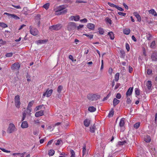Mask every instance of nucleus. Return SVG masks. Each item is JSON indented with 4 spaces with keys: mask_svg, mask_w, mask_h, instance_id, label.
<instances>
[{
    "mask_svg": "<svg viewBox=\"0 0 157 157\" xmlns=\"http://www.w3.org/2000/svg\"><path fill=\"white\" fill-rule=\"evenodd\" d=\"M15 103L16 106L17 108H19L20 104V101H16L15 102Z\"/></svg>",
    "mask_w": 157,
    "mask_h": 157,
    "instance_id": "nucleus-47",
    "label": "nucleus"
},
{
    "mask_svg": "<svg viewBox=\"0 0 157 157\" xmlns=\"http://www.w3.org/2000/svg\"><path fill=\"white\" fill-rule=\"evenodd\" d=\"M62 27V25L61 24H58L50 26L49 27V29H50L51 31L54 30L57 31L61 29Z\"/></svg>",
    "mask_w": 157,
    "mask_h": 157,
    "instance_id": "nucleus-3",
    "label": "nucleus"
},
{
    "mask_svg": "<svg viewBox=\"0 0 157 157\" xmlns=\"http://www.w3.org/2000/svg\"><path fill=\"white\" fill-rule=\"evenodd\" d=\"M140 122H138L135 123L134 125V127L136 128L137 129L140 126Z\"/></svg>",
    "mask_w": 157,
    "mask_h": 157,
    "instance_id": "nucleus-35",
    "label": "nucleus"
},
{
    "mask_svg": "<svg viewBox=\"0 0 157 157\" xmlns=\"http://www.w3.org/2000/svg\"><path fill=\"white\" fill-rule=\"evenodd\" d=\"M130 32V30L129 29H124L123 30V33L124 34L128 35Z\"/></svg>",
    "mask_w": 157,
    "mask_h": 157,
    "instance_id": "nucleus-25",
    "label": "nucleus"
},
{
    "mask_svg": "<svg viewBox=\"0 0 157 157\" xmlns=\"http://www.w3.org/2000/svg\"><path fill=\"white\" fill-rule=\"evenodd\" d=\"M152 71L151 69H148L147 70V74L148 75H150L152 73Z\"/></svg>",
    "mask_w": 157,
    "mask_h": 157,
    "instance_id": "nucleus-56",
    "label": "nucleus"
},
{
    "mask_svg": "<svg viewBox=\"0 0 157 157\" xmlns=\"http://www.w3.org/2000/svg\"><path fill=\"white\" fill-rule=\"evenodd\" d=\"M133 71V69L132 67L130 66H129V71L130 73H131Z\"/></svg>",
    "mask_w": 157,
    "mask_h": 157,
    "instance_id": "nucleus-64",
    "label": "nucleus"
},
{
    "mask_svg": "<svg viewBox=\"0 0 157 157\" xmlns=\"http://www.w3.org/2000/svg\"><path fill=\"white\" fill-rule=\"evenodd\" d=\"M34 103V101H30L28 105V108H31L33 105V103Z\"/></svg>",
    "mask_w": 157,
    "mask_h": 157,
    "instance_id": "nucleus-41",
    "label": "nucleus"
},
{
    "mask_svg": "<svg viewBox=\"0 0 157 157\" xmlns=\"http://www.w3.org/2000/svg\"><path fill=\"white\" fill-rule=\"evenodd\" d=\"M119 73H117L115 76V80L117 82L118 80L119 79Z\"/></svg>",
    "mask_w": 157,
    "mask_h": 157,
    "instance_id": "nucleus-34",
    "label": "nucleus"
},
{
    "mask_svg": "<svg viewBox=\"0 0 157 157\" xmlns=\"http://www.w3.org/2000/svg\"><path fill=\"white\" fill-rule=\"evenodd\" d=\"M20 65L18 63H15L12 64L11 67V69L13 70H18L20 68Z\"/></svg>",
    "mask_w": 157,
    "mask_h": 157,
    "instance_id": "nucleus-8",
    "label": "nucleus"
},
{
    "mask_svg": "<svg viewBox=\"0 0 157 157\" xmlns=\"http://www.w3.org/2000/svg\"><path fill=\"white\" fill-rule=\"evenodd\" d=\"M47 41L46 40H40L37 41L38 43L39 44H43L46 42Z\"/></svg>",
    "mask_w": 157,
    "mask_h": 157,
    "instance_id": "nucleus-39",
    "label": "nucleus"
},
{
    "mask_svg": "<svg viewBox=\"0 0 157 157\" xmlns=\"http://www.w3.org/2000/svg\"><path fill=\"white\" fill-rule=\"evenodd\" d=\"M44 111L43 110H40L36 112L35 113V116L36 117H38L44 115Z\"/></svg>",
    "mask_w": 157,
    "mask_h": 157,
    "instance_id": "nucleus-13",
    "label": "nucleus"
},
{
    "mask_svg": "<svg viewBox=\"0 0 157 157\" xmlns=\"http://www.w3.org/2000/svg\"><path fill=\"white\" fill-rule=\"evenodd\" d=\"M156 46L155 41V40H154L151 43L150 47L152 48H155Z\"/></svg>",
    "mask_w": 157,
    "mask_h": 157,
    "instance_id": "nucleus-31",
    "label": "nucleus"
},
{
    "mask_svg": "<svg viewBox=\"0 0 157 157\" xmlns=\"http://www.w3.org/2000/svg\"><path fill=\"white\" fill-rule=\"evenodd\" d=\"M67 10H56L55 13L56 15H60L65 13Z\"/></svg>",
    "mask_w": 157,
    "mask_h": 157,
    "instance_id": "nucleus-12",
    "label": "nucleus"
},
{
    "mask_svg": "<svg viewBox=\"0 0 157 157\" xmlns=\"http://www.w3.org/2000/svg\"><path fill=\"white\" fill-rule=\"evenodd\" d=\"M86 147L85 144H84L82 148V156H83L84 155H86L87 154L86 153Z\"/></svg>",
    "mask_w": 157,
    "mask_h": 157,
    "instance_id": "nucleus-22",
    "label": "nucleus"
},
{
    "mask_svg": "<svg viewBox=\"0 0 157 157\" xmlns=\"http://www.w3.org/2000/svg\"><path fill=\"white\" fill-rule=\"evenodd\" d=\"M120 84L119 83H117L115 86L114 88L115 90H116L120 86Z\"/></svg>",
    "mask_w": 157,
    "mask_h": 157,
    "instance_id": "nucleus-59",
    "label": "nucleus"
},
{
    "mask_svg": "<svg viewBox=\"0 0 157 157\" xmlns=\"http://www.w3.org/2000/svg\"><path fill=\"white\" fill-rule=\"evenodd\" d=\"M0 149L3 151L4 152H7V153H9L10 152V151H8V150H6L5 149H4V148H0Z\"/></svg>",
    "mask_w": 157,
    "mask_h": 157,
    "instance_id": "nucleus-60",
    "label": "nucleus"
},
{
    "mask_svg": "<svg viewBox=\"0 0 157 157\" xmlns=\"http://www.w3.org/2000/svg\"><path fill=\"white\" fill-rule=\"evenodd\" d=\"M90 123V121L89 120L87 119L85 120L84 121V125L87 127H88L89 126Z\"/></svg>",
    "mask_w": 157,
    "mask_h": 157,
    "instance_id": "nucleus-18",
    "label": "nucleus"
},
{
    "mask_svg": "<svg viewBox=\"0 0 157 157\" xmlns=\"http://www.w3.org/2000/svg\"><path fill=\"white\" fill-rule=\"evenodd\" d=\"M151 139L149 136L147 135L144 138V140L147 143H149L151 141Z\"/></svg>",
    "mask_w": 157,
    "mask_h": 157,
    "instance_id": "nucleus-26",
    "label": "nucleus"
},
{
    "mask_svg": "<svg viewBox=\"0 0 157 157\" xmlns=\"http://www.w3.org/2000/svg\"><path fill=\"white\" fill-rule=\"evenodd\" d=\"M46 92L47 93V96L46 97H50L53 92V90L52 89H50L49 90V89H48L46 91Z\"/></svg>",
    "mask_w": 157,
    "mask_h": 157,
    "instance_id": "nucleus-16",
    "label": "nucleus"
},
{
    "mask_svg": "<svg viewBox=\"0 0 157 157\" xmlns=\"http://www.w3.org/2000/svg\"><path fill=\"white\" fill-rule=\"evenodd\" d=\"M148 12L149 13H151L154 16H157V13L155 10H148Z\"/></svg>",
    "mask_w": 157,
    "mask_h": 157,
    "instance_id": "nucleus-36",
    "label": "nucleus"
},
{
    "mask_svg": "<svg viewBox=\"0 0 157 157\" xmlns=\"http://www.w3.org/2000/svg\"><path fill=\"white\" fill-rule=\"evenodd\" d=\"M88 110L90 112H94L96 110V108L94 106H90L88 108Z\"/></svg>",
    "mask_w": 157,
    "mask_h": 157,
    "instance_id": "nucleus-28",
    "label": "nucleus"
},
{
    "mask_svg": "<svg viewBox=\"0 0 157 157\" xmlns=\"http://www.w3.org/2000/svg\"><path fill=\"white\" fill-rule=\"evenodd\" d=\"M108 4L111 7L115 8L117 9V10H123L121 7L118 6H117L116 5L113 3L108 2Z\"/></svg>",
    "mask_w": 157,
    "mask_h": 157,
    "instance_id": "nucleus-11",
    "label": "nucleus"
},
{
    "mask_svg": "<svg viewBox=\"0 0 157 157\" xmlns=\"http://www.w3.org/2000/svg\"><path fill=\"white\" fill-rule=\"evenodd\" d=\"M116 97L117 98L120 99L121 98V95L120 93H117L116 96Z\"/></svg>",
    "mask_w": 157,
    "mask_h": 157,
    "instance_id": "nucleus-58",
    "label": "nucleus"
},
{
    "mask_svg": "<svg viewBox=\"0 0 157 157\" xmlns=\"http://www.w3.org/2000/svg\"><path fill=\"white\" fill-rule=\"evenodd\" d=\"M44 106L43 105H39L36 107L35 110L37 111L40 109H41L42 106Z\"/></svg>",
    "mask_w": 157,
    "mask_h": 157,
    "instance_id": "nucleus-48",
    "label": "nucleus"
},
{
    "mask_svg": "<svg viewBox=\"0 0 157 157\" xmlns=\"http://www.w3.org/2000/svg\"><path fill=\"white\" fill-rule=\"evenodd\" d=\"M13 55V53L12 52H10L7 53L6 55V56L7 57H10Z\"/></svg>",
    "mask_w": 157,
    "mask_h": 157,
    "instance_id": "nucleus-50",
    "label": "nucleus"
},
{
    "mask_svg": "<svg viewBox=\"0 0 157 157\" xmlns=\"http://www.w3.org/2000/svg\"><path fill=\"white\" fill-rule=\"evenodd\" d=\"M94 24L90 23H88L87 25V27L88 29L92 30L94 29Z\"/></svg>",
    "mask_w": 157,
    "mask_h": 157,
    "instance_id": "nucleus-17",
    "label": "nucleus"
},
{
    "mask_svg": "<svg viewBox=\"0 0 157 157\" xmlns=\"http://www.w3.org/2000/svg\"><path fill=\"white\" fill-rule=\"evenodd\" d=\"M152 60L153 61H157V52H153L151 56Z\"/></svg>",
    "mask_w": 157,
    "mask_h": 157,
    "instance_id": "nucleus-9",
    "label": "nucleus"
},
{
    "mask_svg": "<svg viewBox=\"0 0 157 157\" xmlns=\"http://www.w3.org/2000/svg\"><path fill=\"white\" fill-rule=\"evenodd\" d=\"M22 115H23V117H22V119L21 120L22 121H23L25 120V118L26 117V113L25 112L23 113V114H22Z\"/></svg>",
    "mask_w": 157,
    "mask_h": 157,
    "instance_id": "nucleus-53",
    "label": "nucleus"
},
{
    "mask_svg": "<svg viewBox=\"0 0 157 157\" xmlns=\"http://www.w3.org/2000/svg\"><path fill=\"white\" fill-rule=\"evenodd\" d=\"M16 129L14 125L12 123H11L9 124V127L7 129V132L8 133H11L15 131Z\"/></svg>",
    "mask_w": 157,
    "mask_h": 157,
    "instance_id": "nucleus-4",
    "label": "nucleus"
},
{
    "mask_svg": "<svg viewBox=\"0 0 157 157\" xmlns=\"http://www.w3.org/2000/svg\"><path fill=\"white\" fill-rule=\"evenodd\" d=\"M120 54L122 56H124L125 55V52L124 51L122 50H120Z\"/></svg>",
    "mask_w": 157,
    "mask_h": 157,
    "instance_id": "nucleus-62",
    "label": "nucleus"
},
{
    "mask_svg": "<svg viewBox=\"0 0 157 157\" xmlns=\"http://www.w3.org/2000/svg\"><path fill=\"white\" fill-rule=\"evenodd\" d=\"M29 125L27 121H23L21 124V127L23 128H26L28 127Z\"/></svg>",
    "mask_w": 157,
    "mask_h": 157,
    "instance_id": "nucleus-14",
    "label": "nucleus"
},
{
    "mask_svg": "<svg viewBox=\"0 0 157 157\" xmlns=\"http://www.w3.org/2000/svg\"><path fill=\"white\" fill-rule=\"evenodd\" d=\"M125 46L127 51L128 52L130 49L129 45V44L128 43H126Z\"/></svg>",
    "mask_w": 157,
    "mask_h": 157,
    "instance_id": "nucleus-52",
    "label": "nucleus"
},
{
    "mask_svg": "<svg viewBox=\"0 0 157 157\" xmlns=\"http://www.w3.org/2000/svg\"><path fill=\"white\" fill-rule=\"evenodd\" d=\"M108 35L109 36V37L110 38V39L111 40H113L114 39V35L113 33L112 32H109L108 33Z\"/></svg>",
    "mask_w": 157,
    "mask_h": 157,
    "instance_id": "nucleus-24",
    "label": "nucleus"
},
{
    "mask_svg": "<svg viewBox=\"0 0 157 157\" xmlns=\"http://www.w3.org/2000/svg\"><path fill=\"white\" fill-rule=\"evenodd\" d=\"M15 102L20 101V96L18 95L16 96L14 98Z\"/></svg>",
    "mask_w": 157,
    "mask_h": 157,
    "instance_id": "nucleus-44",
    "label": "nucleus"
},
{
    "mask_svg": "<svg viewBox=\"0 0 157 157\" xmlns=\"http://www.w3.org/2000/svg\"><path fill=\"white\" fill-rule=\"evenodd\" d=\"M70 151L71 154V157H75V152L73 150H71Z\"/></svg>",
    "mask_w": 157,
    "mask_h": 157,
    "instance_id": "nucleus-45",
    "label": "nucleus"
},
{
    "mask_svg": "<svg viewBox=\"0 0 157 157\" xmlns=\"http://www.w3.org/2000/svg\"><path fill=\"white\" fill-rule=\"evenodd\" d=\"M118 145H123L125 143H126V141L124 140L123 141H120L118 142Z\"/></svg>",
    "mask_w": 157,
    "mask_h": 157,
    "instance_id": "nucleus-46",
    "label": "nucleus"
},
{
    "mask_svg": "<svg viewBox=\"0 0 157 157\" xmlns=\"http://www.w3.org/2000/svg\"><path fill=\"white\" fill-rule=\"evenodd\" d=\"M131 100L130 98L128 97L127 98V100L126 101V102L128 104H130L131 102Z\"/></svg>",
    "mask_w": 157,
    "mask_h": 157,
    "instance_id": "nucleus-57",
    "label": "nucleus"
},
{
    "mask_svg": "<svg viewBox=\"0 0 157 157\" xmlns=\"http://www.w3.org/2000/svg\"><path fill=\"white\" fill-rule=\"evenodd\" d=\"M146 86H147V88L150 89L152 86L151 82V81H148L147 82Z\"/></svg>",
    "mask_w": 157,
    "mask_h": 157,
    "instance_id": "nucleus-27",
    "label": "nucleus"
},
{
    "mask_svg": "<svg viewBox=\"0 0 157 157\" xmlns=\"http://www.w3.org/2000/svg\"><path fill=\"white\" fill-rule=\"evenodd\" d=\"M61 142H62V140H58L57 141V142L56 144V145H60Z\"/></svg>",
    "mask_w": 157,
    "mask_h": 157,
    "instance_id": "nucleus-54",
    "label": "nucleus"
},
{
    "mask_svg": "<svg viewBox=\"0 0 157 157\" xmlns=\"http://www.w3.org/2000/svg\"><path fill=\"white\" fill-rule=\"evenodd\" d=\"M136 17L137 18V20L138 21L140 22L141 21V19L139 14L137 15V16H136Z\"/></svg>",
    "mask_w": 157,
    "mask_h": 157,
    "instance_id": "nucleus-49",
    "label": "nucleus"
},
{
    "mask_svg": "<svg viewBox=\"0 0 157 157\" xmlns=\"http://www.w3.org/2000/svg\"><path fill=\"white\" fill-rule=\"evenodd\" d=\"M133 90V87H132L131 88L130 87L128 89L126 94L127 97H128V96H130L132 94Z\"/></svg>",
    "mask_w": 157,
    "mask_h": 157,
    "instance_id": "nucleus-15",
    "label": "nucleus"
},
{
    "mask_svg": "<svg viewBox=\"0 0 157 157\" xmlns=\"http://www.w3.org/2000/svg\"><path fill=\"white\" fill-rule=\"evenodd\" d=\"M25 152H24L22 153H13V155H17L18 156H20L21 157H24V155L25 154Z\"/></svg>",
    "mask_w": 157,
    "mask_h": 157,
    "instance_id": "nucleus-30",
    "label": "nucleus"
},
{
    "mask_svg": "<svg viewBox=\"0 0 157 157\" xmlns=\"http://www.w3.org/2000/svg\"><path fill=\"white\" fill-rule=\"evenodd\" d=\"M83 35L88 37H89L90 39H92L93 38V35H88L87 34H84Z\"/></svg>",
    "mask_w": 157,
    "mask_h": 157,
    "instance_id": "nucleus-51",
    "label": "nucleus"
},
{
    "mask_svg": "<svg viewBox=\"0 0 157 157\" xmlns=\"http://www.w3.org/2000/svg\"><path fill=\"white\" fill-rule=\"evenodd\" d=\"M50 5V4L49 3H48L44 5L43 7L44 8L47 10L48 9Z\"/></svg>",
    "mask_w": 157,
    "mask_h": 157,
    "instance_id": "nucleus-33",
    "label": "nucleus"
},
{
    "mask_svg": "<svg viewBox=\"0 0 157 157\" xmlns=\"http://www.w3.org/2000/svg\"><path fill=\"white\" fill-rule=\"evenodd\" d=\"M63 87L62 86H61V85L59 86H58V87L57 88V92L59 94L60 93H61V91L63 90Z\"/></svg>",
    "mask_w": 157,
    "mask_h": 157,
    "instance_id": "nucleus-29",
    "label": "nucleus"
},
{
    "mask_svg": "<svg viewBox=\"0 0 157 157\" xmlns=\"http://www.w3.org/2000/svg\"><path fill=\"white\" fill-rule=\"evenodd\" d=\"M120 102V101L116 98H114L113 100V104L114 106H115Z\"/></svg>",
    "mask_w": 157,
    "mask_h": 157,
    "instance_id": "nucleus-20",
    "label": "nucleus"
},
{
    "mask_svg": "<svg viewBox=\"0 0 157 157\" xmlns=\"http://www.w3.org/2000/svg\"><path fill=\"white\" fill-rule=\"evenodd\" d=\"M40 15L38 14L36 16H35V22L34 23V25H37V26L39 27L40 26Z\"/></svg>",
    "mask_w": 157,
    "mask_h": 157,
    "instance_id": "nucleus-5",
    "label": "nucleus"
},
{
    "mask_svg": "<svg viewBox=\"0 0 157 157\" xmlns=\"http://www.w3.org/2000/svg\"><path fill=\"white\" fill-rule=\"evenodd\" d=\"M105 21L107 23H108L109 25H111L112 24V21L109 18L107 17H106L105 19Z\"/></svg>",
    "mask_w": 157,
    "mask_h": 157,
    "instance_id": "nucleus-32",
    "label": "nucleus"
},
{
    "mask_svg": "<svg viewBox=\"0 0 157 157\" xmlns=\"http://www.w3.org/2000/svg\"><path fill=\"white\" fill-rule=\"evenodd\" d=\"M83 25H80L78 26L77 27V29L78 30H79L81 28H82L83 27Z\"/></svg>",
    "mask_w": 157,
    "mask_h": 157,
    "instance_id": "nucleus-63",
    "label": "nucleus"
},
{
    "mask_svg": "<svg viewBox=\"0 0 157 157\" xmlns=\"http://www.w3.org/2000/svg\"><path fill=\"white\" fill-rule=\"evenodd\" d=\"M118 13L119 15L122 16H124L126 14V13L121 12H119Z\"/></svg>",
    "mask_w": 157,
    "mask_h": 157,
    "instance_id": "nucleus-55",
    "label": "nucleus"
},
{
    "mask_svg": "<svg viewBox=\"0 0 157 157\" xmlns=\"http://www.w3.org/2000/svg\"><path fill=\"white\" fill-rule=\"evenodd\" d=\"M71 18L72 20H74L75 21H77L79 20L80 17L78 15L76 16H71Z\"/></svg>",
    "mask_w": 157,
    "mask_h": 157,
    "instance_id": "nucleus-19",
    "label": "nucleus"
},
{
    "mask_svg": "<svg viewBox=\"0 0 157 157\" xmlns=\"http://www.w3.org/2000/svg\"><path fill=\"white\" fill-rule=\"evenodd\" d=\"M135 94L137 95H139L140 94V90L137 88L135 89Z\"/></svg>",
    "mask_w": 157,
    "mask_h": 157,
    "instance_id": "nucleus-43",
    "label": "nucleus"
},
{
    "mask_svg": "<svg viewBox=\"0 0 157 157\" xmlns=\"http://www.w3.org/2000/svg\"><path fill=\"white\" fill-rule=\"evenodd\" d=\"M0 26L2 28H5L7 27V25L4 23L0 22Z\"/></svg>",
    "mask_w": 157,
    "mask_h": 157,
    "instance_id": "nucleus-42",
    "label": "nucleus"
},
{
    "mask_svg": "<svg viewBox=\"0 0 157 157\" xmlns=\"http://www.w3.org/2000/svg\"><path fill=\"white\" fill-rule=\"evenodd\" d=\"M114 110L112 108L111 109L110 111L109 112V113L108 117H112L114 114Z\"/></svg>",
    "mask_w": 157,
    "mask_h": 157,
    "instance_id": "nucleus-23",
    "label": "nucleus"
},
{
    "mask_svg": "<svg viewBox=\"0 0 157 157\" xmlns=\"http://www.w3.org/2000/svg\"><path fill=\"white\" fill-rule=\"evenodd\" d=\"M30 33L33 36H36L38 34L39 32L38 30L35 28H33L32 26L29 27Z\"/></svg>",
    "mask_w": 157,
    "mask_h": 157,
    "instance_id": "nucleus-6",
    "label": "nucleus"
},
{
    "mask_svg": "<svg viewBox=\"0 0 157 157\" xmlns=\"http://www.w3.org/2000/svg\"><path fill=\"white\" fill-rule=\"evenodd\" d=\"M87 97L89 100L93 101L99 99L100 96L96 94H89L87 95Z\"/></svg>",
    "mask_w": 157,
    "mask_h": 157,
    "instance_id": "nucleus-1",
    "label": "nucleus"
},
{
    "mask_svg": "<svg viewBox=\"0 0 157 157\" xmlns=\"http://www.w3.org/2000/svg\"><path fill=\"white\" fill-rule=\"evenodd\" d=\"M67 7V5H62L57 7V10H63Z\"/></svg>",
    "mask_w": 157,
    "mask_h": 157,
    "instance_id": "nucleus-21",
    "label": "nucleus"
},
{
    "mask_svg": "<svg viewBox=\"0 0 157 157\" xmlns=\"http://www.w3.org/2000/svg\"><path fill=\"white\" fill-rule=\"evenodd\" d=\"M95 126L94 124L92 127H90V131L92 133H94L95 132Z\"/></svg>",
    "mask_w": 157,
    "mask_h": 157,
    "instance_id": "nucleus-38",
    "label": "nucleus"
},
{
    "mask_svg": "<svg viewBox=\"0 0 157 157\" xmlns=\"http://www.w3.org/2000/svg\"><path fill=\"white\" fill-rule=\"evenodd\" d=\"M4 14H6L8 15L9 16H10L11 17H12L15 20H18L20 19V17L18 16H17L15 14H11L7 13H4Z\"/></svg>",
    "mask_w": 157,
    "mask_h": 157,
    "instance_id": "nucleus-10",
    "label": "nucleus"
},
{
    "mask_svg": "<svg viewBox=\"0 0 157 157\" xmlns=\"http://www.w3.org/2000/svg\"><path fill=\"white\" fill-rule=\"evenodd\" d=\"M55 153V151L53 150H51L48 151V154L50 156H52Z\"/></svg>",
    "mask_w": 157,
    "mask_h": 157,
    "instance_id": "nucleus-37",
    "label": "nucleus"
},
{
    "mask_svg": "<svg viewBox=\"0 0 157 157\" xmlns=\"http://www.w3.org/2000/svg\"><path fill=\"white\" fill-rule=\"evenodd\" d=\"M125 118H122L120 120L119 124V126L121 128V130L122 131H124L125 129L124 125L125 124Z\"/></svg>",
    "mask_w": 157,
    "mask_h": 157,
    "instance_id": "nucleus-7",
    "label": "nucleus"
},
{
    "mask_svg": "<svg viewBox=\"0 0 157 157\" xmlns=\"http://www.w3.org/2000/svg\"><path fill=\"white\" fill-rule=\"evenodd\" d=\"M98 32L100 34H103L104 33V31L103 30V29L101 28H98Z\"/></svg>",
    "mask_w": 157,
    "mask_h": 157,
    "instance_id": "nucleus-40",
    "label": "nucleus"
},
{
    "mask_svg": "<svg viewBox=\"0 0 157 157\" xmlns=\"http://www.w3.org/2000/svg\"><path fill=\"white\" fill-rule=\"evenodd\" d=\"M80 21L81 22H83L84 23H86L87 22V20L86 18H84L83 19L81 20Z\"/></svg>",
    "mask_w": 157,
    "mask_h": 157,
    "instance_id": "nucleus-61",
    "label": "nucleus"
},
{
    "mask_svg": "<svg viewBox=\"0 0 157 157\" xmlns=\"http://www.w3.org/2000/svg\"><path fill=\"white\" fill-rule=\"evenodd\" d=\"M76 27V24L74 22H69L67 26V30L69 31L75 29Z\"/></svg>",
    "mask_w": 157,
    "mask_h": 157,
    "instance_id": "nucleus-2",
    "label": "nucleus"
}]
</instances>
